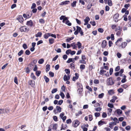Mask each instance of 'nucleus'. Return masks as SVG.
Listing matches in <instances>:
<instances>
[{
    "label": "nucleus",
    "instance_id": "f257e3e1",
    "mask_svg": "<svg viewBox=\"0 0 131 131\" xmlns=\"http://www.w3.org/2000/svg\"><path fill=\"white\" fill-rule=\"evenodd\" d=\"M76 30L75 31L74 33V34L75 35H77L78 34L79 32L80 33L81 36L83 35V32L81 28L78 26H76Z\"/></svg>",
    "mask_w": 131,
    "mask_h": 131
},
{
    "label": "nucleus",
    "instance_id": "f03ea898",
    "mask_svg": "<svg viewBox=\"0 0 131 131\" xmlns=\"http://www.w3.org/2000/svg\"><path fill=\"white\" fill-rule=\"evenodd\" d=\"M107 84L108 85H112L114 84L112 77H110L107 79Z\"/></svg>",
    "mask_w": 131,
    "mask_h": 131
},
{
    "label": "nucleus",
    "instance_id": "7ed1b4c3",
    "mask_svg": "<svg viewBox=\"0 0 131 131\" xmlns=\"http://www.w3.org/2000/svg\"><path fill=\"white\" fill-rule=\"evenodd\" d=\"M20 30L21 32H26L28 30L26 27L25 26H23L21 27L20 28Z\"/></svg>",
    "mask_w": 131,
    "mask_h": 131
},
{
    "label": "nucleus",
    "instance_id": "20e7f679",
    "mask_svg": "<svg viewBox=\"0 0 131 131\" xmlns=\"http://www.w3.org/2000/svg\"><path fill=\"white\" fill-rule=\"evenodd\" d=\"M60 20L63 19L62 22L63 23H65V21H67L68 20V18L67 17H66V16L62 15L60 18Z\"/></svg>",
    "mask_w": 131,
    "mask_h": 131
},
{
    "label": "nucleus",
    "instance_id": "39448f33",
    "mask_svg": "<svg viewBox=\"0 0 131 131\" xmlns=\"http://www.w3.org/2000/svg\"><path fill=\"white\" fill-rule=\"evenodd\" d=\"M29 84L32 87L35 88V82L34 81L30 80L28 81Z\"/></svg>",
    "mask_w": 131,
    "mask_h": 131
},
{
    "label": "nucleus",
    "instance_id": "423d86ee",
    "mask_svg": "<svg viewBox=\"0 0 131 131\" xmlns=\"http://www.w3.org/2000/svg\"><path fill=\"white\" fill-rule=\"evenodd\" d=\"M73 126L75 127H76L79 124L80 122L78 120H76L73 122Z\"/></svg>",
    "mask_w": 131,
    "mask_h": 131
},
{
    "label": "nucleus",
    "instance_id": "0eeeda50",
    "mask_svg": "<svg viewBox=\"0 0 131 131\" xmlns=\"http://www.w3.org/2000/svg\"><path fill=\"white\" fill-rule=\"evenodd\" d=\"M118 17L119 14H116L114 15L113 18L115 22H116L118 21Z\"/></svg>",
    "mask_w": 131,
    "mask_h": 131
},
{
    "label": "nucleus",
    "instance_id": "6e6552de",
    "mask_svg": "<svg viewBox=\"0 0 131 131\" xmlns=\"http://www.w3.org/2000/svg\"><path fill=\"white\" fill-rule=\"evenodd\" d=\"M8 110L7 109H0V114L4 113H8Z\"/></svg>",
    "mask_w": 131,
    "mask_h": 131
},
{
    "label": "nucleus",
    "instance_id": "1a4fd4ad",
    "mask_svg": "<svg viewBox=\"0 0 131 131\" xmlns=\"http://www.w3.org/2000/svg\"><path fill=\"white\" fill-rule=\"evenodd\" d=\"M17 19L21 23H22L24 20L22 16H19L17 18Z\"/></svg>",
    "mask_w": 131,
    "mask_h": 131
},
{
    "label": "nucleus",
    "instance_id": "9d476101",
    "mask_svg": "<svg viewBox=\"0 0 131 131\" xmlns=\"http://www.w3.org/2000/svg\"><path fill=\"white\" fill-rule=\"evenodd\" d=\"M26 24L28 25L31 27L33 25V22L32 21L30 20L27 21Z\"/></svg>",
    "mask_w": 131,
    "mask_h": 131
},
{
    "label": "nucleus",
    "instance_id": "9b49d317",
    "mask_svg": "<svg viewBox=\"0 0 131 131\" xmlns=\"http://www.w3.org/2000/svg\"><path fill=\"white\" fill-rule=\"evenodd\" d=\"M107 45V42L106 41L104 40H103L102 42V47L103 48H104Z\"/></svg>",
    "mask_w": 131,
    "mask_h": 131
},
{
    "label": "nucleus",
    "instance_id": "f8f14e48",
    "mask_svg": "<svg viewBox=\"0 0 131 131\" xmlns=\"http://www.w3.org/2000/svg\"><path fill=\"white\" fill-rule=\"evenodd\" d=\"M127 44L126 42H123L119 46V47H121L122 48H124L127 45Z\"/></svg>",
    "mask_w": 131,
    "mask_h": 131
},
{
    "label": "nucleus",
    "instance_id": "ddd939ff",
    "mask_svg": "<svg viewBox=\"0 0 131 131\" xmlns=\"http://www.w3.org/2000/svg\"><path fill=\"white\" fill-rule=\"evenodd\" d=\"M75 75V77H73L72 79V80L74 81H75V80L77 79L79 77L78 74V73H76Z\"/></svg>",
    "mask_w": 131,
    "mask_h": 131
},
{
    "label": "nucleus",
    "instance_id": "4468645a",
    "mask_svg": "<svg viewBox=\"0 0 131 131\" xmlns=\"http://www.w3.org/2000/svg\"><path fill=\"white\" fill-rule=\"evenodd\" d=\"M112 99L110 100V102L114 103L115 102L116 100L117 99V97L116 96H114L112 97Z\"/></svg>",
    "mask_w": 131,
    "mask_h": 131
},
{
    "label": "nucleus",
    "instance_id": "2eb2a0df",
    "mask_svg": "<svg viewBox=\"0 0 131 131\" xmlns=\"http://www.w3.org/2000/svg\"><path fill=\"white\" fill-rule=\"evenodd\" d=\"M70 2L69 1H65L61 3L60 5H63L68 4Z\"/></svg>",
    "mask_w": 131,
    "mask_h": 131
},
{
    "label": "nucleus",
    "instance_id": "dca6fc26",
    "mask_svg": "<svg viewBox=\"0 0 131 131\" xmlns=\"http://www.w3.org/2000/svg\"><path fill=\"white\" fill-rule=\"evenodd\" d=\"M50 35L49 33L45 34L43 35V37L45 39H47L50 36Z\"/></svg>",
    "mask_w": 131,
    "mask_h": 131
},
{
    "label": "nucleus",
    "instance_id": "f3484780",
    "mask_svg": "<svg viewBox=\"0 0 131 131\" xmlns=\"http://www.w3.org/2000/svg\"><path fill=\"white\" fill-rule=\"evenodd\" d=\"M77 86L79 90L81 89H82V86L81 84L79 83H77Z\"/></svg>",
    "mask_w": 131,
    "mask_h": 131
},
{
    "label": "nucleus",
    "instance_id": "a211bd4d",
    "mask_svg": "<svg viewBox=\"0 0 131 131\" xmlns=\"http://www.w3.org/2000/svg\"><path fill=\"white\" fill-rule=\"evenodd\" d=\"M54 39L52 38L49 39V43L50 44H52L54 42Z\"/></svg>",
    "mask_w": 131,
    "mask_h": 131
},
{
    "label": "nucleus",
    "instance_id": "6ab92c4d",
    "mask_svg": "<svg viewBox=\"0 0 131 131\" xmlns=\"http://www.w3.org/2000/svg\"><path fill=\"white\" fill-rule=\"evenodd\" d=\"M105 124V122L104 121H102V120H101L98 123V124L100 126H101Z\"/></svg>",
    "mask_w": 131,
    "mask_h": 131
},
{
    "label": "nucleus",
    "instance_id": "aec40b11",
    "mask_svg": "<svg viewBox=\"0 0 131 131\" xmlns=\"http://www.w3.org/2000/svg\"><path fill=\"white\" fill-rule=\"evenodd\" d=\"M42 33L41 32H39L37 33L36 34L35 36L36 37H40L42 35Z\"/></svg>",
    "mask_w": 131,
    "mask_h": 131
},
{
    "label": "nucleus",
    "instance_id": "412c9836",
    "mask_svg": "<svg viewBox=\"0 0 131 131\" xmlns=\"http://www.w3.org/2000/svg\"><path fill=\"white\" fill-rule=\"evenodd\" d=\"M43 78L46 83H47L49 82V78L47 77L46 76H43Z\"/></svg>",
    "mask_w": 131,
    "mask_h": 131
},
{
    "label": "nucleus",
    "instance_id": "4be33fe9",
    "mask_svg": "<svg viewBox=\"0 0 131 131\" xmlns=\"http://www.w3.org/2000/svg\"><path fill=\"white\" fill-rule=\"evenodd\" d=\"M46 70L47 72H48L50 70V66L49 64H47L46 65Z\"/></svg>",
    "mask_w": 131,
    "mask_h": 131
},
{
    "label": "nucleus",
    "instance_id": "5701e85b",
    "mask_svg": "<svg viewBox=\"0 0 131 131\" xmlns=\"http://www.w3.org/2000/svg\"><path fill=\"white\" fill-rule=\"evenodd\" d=\"M74 37H71L68 38L66 39V41L67 42H69L70 41L73 39H74Z\"/></svg>",
    "mask_w": 131,
    "mask_h": 131
},
{
    "label": "nucleus",
    "instance_id": "b1692460",
    "mask_svg": "<svg viewBox=\"0 0 131 131\" xmlns=\"http://www.w3.org/2000/svg\"><path fill=\"white\" fill-rule=\"evenodd\" d=\"M116 112L118 115L121 114L122 113V111L120 109H118L116 110Z\"/></svg>",
    "mask_w": 131,
    "mask_h": 131
},
{
    "label": "nucleus",
    "instance_id": "393cba45",
    "mask_svg": "<svg viewBox=\"0 0 131 131\" xmlns=\"http://www.w3.org/2000/svg\"><path fill=\"white\" fill-rule=\"evenodd\" d=\"M71 46L72 47H73V49H76L77 47L75 42H73L71 43Z\"/></svg>",
    "mask_w": 131,
    "mask_h": 131
},
{
    "label": "nucleus",
    "instance_id": "a878e982",
    "mask_svg": "<svg viewBox=\"0 0 131 131\" xmlns=\"http://www.w3.org/2000/svg\"><path fill=\"white\" fill-rule=\"evenodd\" d=\"M57 110L60 113L61 112V108L59 106H57L56 107Z\"/></svg>",
    "mask_w": 131,
    "mask_h": 131
},
{
    "label": "nucleus",
    "instance_id": "bb28decb",
    "mask_svg": "<svg viewBox=\"0 0 131 131\" xmlns=\"http://www.w3.org/2000/svg\"><path fill=\"white\" fill-rule=\"evenodd\" d=\"M30 76L34 80H35L36 79V77L34 75L33 73H31Z\"/></svg>",
    "mask_w": 131,
    "mask_h": 131
},
{
    "label": "nucleus",
    "instance_id": "cd10ccee",
    "mask_svg": "<svg viewBox=\"0 0 131 131\" xmlns=\"http://www.w3.org/2000/svg\"><path fill=\"white\" fill-rule=\"evenodd\" d=\"M68 78V77L66 74L64 75L63 77V79L64 81H66L69 80Z\"/></svg>",
    "mask_w": 131,
    "mask_h": 131
},
{
    "label": "nucleus",
    "instance_id": "c85d7f7f",
    "mask_svg": "<svg viewBox=\"0 0 131 131\" xmlns=\"http://www.w3.org/2000/svg\"><path fill=\"white\" fill-rule=\"evenodd\" d=\"M44 60L43 59H41L38 61V63L40 64H42L44 62Z\"/></svg>",
    "mask_w": 131,
    "mask_h": 131
},
{
    "label": "nucleus",
    "instance_id": "c756f323",
    "mask_svg": "<svg viewBox=\"0 0 131 131\" xmlns=\"http://www.w3.org/2000/svg\"><path fill=\"white\" fill-rule=\"evenodd\" d=\"M65 24L68 26H71L72 24L70 22V21L69 20L66 21Z\"/></svg>",
    "mask_w": 131,
    "mask_h": 131
},
{
    "label": "nucleus",
    "instance_id": "7c9ffc66",
    "mask_svg": "<svg viewBox=\"0 0 131 131\" xmlns=\"http://www.w3.org/2000/svg\"><path fill=\"white\" fill-rule=\"evenodd\" d=\"M77 2L76 1H73V2L71 4V6L72 7H74L76 5Z\"/></svg>",
    "mask_w": 131,
    "mask_h": 131
},
{
    "label": "nucleus",
    "instance_id": "2f4dec72",
    "mask_svg": "<svg viewBox=\"0 0 131 131\" xmlns=\"http://www.w3.org/2000/svg\"><path fill=\"white\" fill-rule=\"evenodd\" d=\"M77 45L78 46V48L79 49L81 47V44L80 42H77Z\"/></svg>",
    "mask_w": 131,
    "mask_h": 131
},
{
    "label": "nucleus",
    "instance_id": "473e14b6",
    "mask_svg": "<svg viewBox=\"0 0 131 131\" xmlns=\"http://www.w3.org/2000/svg\"><path fill=\"white\" fill-rule=\"evenodd\" d=\"M41 73V71H37L36 72V74L37 76H39L40 75Z\"/></svg>",
    "mask_w": 131,
    "mask_h": 131
},
{
    "label": "nucleus",
    "instance_id": "72a5a7b5",
    "mask_svg": "<svg viewBox=\"0 0 131 131\" xmlns=\"http://www.w3.org/2000/svg\"><path fill=\"white\" fill-rule=\"evenodd\" d=\"M90 20V19L87 16L86 17L85 19L84 20V22H86L88 23V22Z\"/></svg>",
    "mask_w": 131,
    "mask_h": 131
},
{
    "label": "nucleus",
    "instance_id": "f704fd0d",
    "mask_svg": "<svg viewBox=\"0 0 131 131\" xmlns=\"http://www.w3.org/2000/svg\"><path fill=\"white\" fill-rule=\"evenodd\" d=\"M57 124H54L53 125V130H56L57 129Z\"/></svg>",
    "mask_w": 131,
    "mask_h": 131
},
{
    "label": "nucleus",
    "instance_id": "c9c22d12",
    "mask_svg": "<svg viewBox=\"0 0 131 131\" xmlns=\"http://www.w3.org/2000/svg\"><path fill=\"white\" fill-rule=\"evenodd\" d=\"M23 50H20L18 53V55L19 56H20L23 53Z\"/></svg>",
    "mask_w": 131,
    "mask_h": 131
},
{
    "label": "nucleus",
    "instance_id": "e433bc0d",
    "mask_svg": "<svg viewBox=\"0 0 131 131\" xmlns=\"http://www.w3.org/2000/svg\"><path fill=\"white\" fill-rule=\"evenodd\" d=\"M108 115H111L112 111V109L111 108H109L108 109Z\"/></svg>",
    "mask_w": 131,
    "mask_h": 131
},
{
    "label": "nucleus",
    "instance_id": "4c0bfd02",
    "mask_svg": "<svg viewBox=\"0 0 131 131\" xmlns=\"http://www.w3.org/2000/svg\"><path fill=\"white\" fill-rule=\"evenodd\" d=\"M85 66L84 64H81L80 66V68L82 70H83L85 69Z\"/></svg>",
    "mask_w": 131,
    "mask_h": 131
},
{
    "label": "nucleus",
    "instance_id": "58836bf2",
    "mask_svg": "<svg viewBox=\"0 0 131 131\" xmlns=\"http://www.w3.org/2000/svg\"><path fill=\"white\" fill-rule=\"evenodd\" d=\"M108 106L110 108H113L114 107V105L112 104L109 103L108 104Z\"/></svg>",
    "mask_w": 131,
    "mask_h": 131
},
{
    "label": "nucleus",
    "instance_id": "ea45409f",
    "mask_svg": "<svg viewBox=\"0 0 131 131\" xmlns=\"http://www.w3.org/2000/svg\"><path fill=\"white\" fill-rule=\"evenodd\" d=\"M118 92L119 93H121L123 91V89L121 88H120L117 90Z\"/></svg>",
    "mask_w": 131,
    "mask_h": 131
},
{
    "label": "nucleus",
    "instance_id": "a19ab883",
    "mask_svg": "<svg viewBox=\"0 0 131 131\" xmlns=\"http://www.w3.org/2000/svg\"><path fill=\"white\" fill-rule=\"evenodd\" d=\"M106 71L105 70H102L100 71V74L101 75L103 74L104 72H106Z\"/></svg>",
    "mask_w": 131,
    "mask_h": 131
},
{
    "label": "nucleus",
    "instance_id": "79ce46f5",
    "mask_svg": "<svg viewBox=\"0 0 131 131\" xmlns=\"http://www.w3.org/2000/svg\"><path fill=\"white\" fill-rule=\"evenodd\" d=\"M108 4L109 6H111L112 5V1L111 0H108Z\"/></svg>",
    "mask_w": 131,
    "mask_h": 131
},
{
    "label": "nucleus",
    "instance_id": "37998d69",
    "mask_svg": "<svg viewBox=\"0 0 131 131\" xmlns=\"http://www.w3.org/2000/svg\"><path fill=\"white\" fill-rule=\"evenodd\" d=\"M122 31V30H120V31H117V32L116 33V35L118 36H120Z\"/></svg>",
    "mask_w": 131,
    "mask_h": 131
},
{
    "label": "nucleus",
    "instance_id": "c03bdc74",
    "mask_svg": "<svg viewBox=\"0 0 131 131\" xmlns=\"http://www.w3.org/2000/svg\"><path fill=\"white\" fill-rule=\"evenodd\" d=\"M49 74L50 76L51 77H53L54 76V73L51 71L49 72Z\"/></svg>",
    "mask_w": 131,
    "mask_h": 131
},
{
    "label": "nucleus",
    "instance_id": "a18cd8bd",
    "mask_svg": "<svg viewBox=\"0 0 131 131\" xmlns=\"http://www.w3.org/2000/svg\"><path fill=\"white\" fill-rule=\"evenodd\" d=\"M89 121H92L93 119L92 116L91 115H89Z\"/></svg>",
    "mask_w": 131,
    "mask_h": 131
},
{
    "label": "nucleus",
    "instance_id": "49530a36",
    "mask_svg": "<svg viewBox=\"0 0 131 131\" xmlns=\"http://www.w3.org/2000/svg\"><path fill=\"white\" fill-rule=\"evenodd\" d=\"M113 90H109L108 92V93L109 94L112 95L113 94Z\"/></svg>",
    "mask_w": 131,
    "mask_h": 131
},
{
    "label": "nucleus",
    "instance_id": "de8ad7c7",
    "mask_svg": "<svg viewBox=\"0 0 131 131\" xmlns=\"http://www.w3.org/2000/svg\"><path fill=\"white\" fill-rule=\"evenodd\" d=\"M94 115L96 117H99L100 115V114L99 113L96 112L94 113Z\"/></svg>",
    "mask_w": 131,
    "mask_h": 131
},
{
    "label": "nucleus",
    "instance_id": "09e8293b",
    "mask_svg": "<svg viewBox=\"0 0 131 131\" xmlns=\"http://www.w3.org/2000/svg\"><path fill=\"white\" fill-rule=\"evenodd\" d=\"M65 71L67 74H69L70 73V71L69 69H66Z\"/></svg>",
    "mask_w": 131,
    "mask_h": 131
},
{
    "label": "nucleus",
    "instance_id": "8fccbe9b",
    "mask_svg": "<svg viewBox=\"0 0 131 131\" xmlns=\"http://www.w3.org/2000/svg\"><path fill=\"white\" fill-rule=\"evenodd\" d=\"M14 82L16 84H18L17 78L16 77H15L14 78Z\"/></svg>",
    "mask_w": 131,
    "mask_h": 131
},
{
    "label": "nucleus",
    "instance_id": "3c124183",
    "mask_svg": "<svg viewBox=\"0 0 131 131\" xmlns=\"http://www.w3.org/2000/svg\"><path fill=\"white\" fill-rule=\"evenodd\" d=\"M113 121H114L115 122H116L117 123H119V121L118 120L117 118L116 117H115L113 119Z\"/></svg>",
    "mask_w": 131,
    "mask_h": 131
},
{
    "label": "nucleus",
    "instance_id": "603ef678",
    "mask_svg": "<svg viewBox=\"0 0 131 131\" xmlns=\"http://www.w3.org/2000/svg\"><path fill=\"white\" fill-rule=\"evenodd\" d=\"M104 94L103 93H101L99 95V97L100 98H102Z\"/></svg>",
    "mask_w": 131,
    "mask_h": 131
},
{
    "label": "nucleus",
    "instance_id": "864d4df0",
    "mask_svg": "<svg viewBox=\"0 0 131 131\" xmlns=\"http://www.w3.org/2000/svg\"><path fill=\"white\" fill-rule=\"evenodd\" d=\"M71 52V50L68 49L66 50V54L68 55Z\"/></svg>",
    "mask_w": 131,
    "mask_h": 131
},
{
    "label": "nucleus",
    "instance_id": "5fc2aeb1",
    "mask_svg": "<svg viewBox=\"0 0 131 131\" xmlns=\"http://www.w3.org/2000/svg\"><path fill=\"white\" fill-rule=\"evenodd\" d=\"M57 88H55L53 89L51 91L52 93L53 94L56 92L57 91Z\"/></svg>",
    "mask_w": 131,
    "mask_h": 131
},
{
    "label": "nucleus",
    "instance_id": "6e6d98bb",
    "mask_svg": "<svg viewBox=\"0 0 131 131\" xmlns=\"http://www.w3.org/2000/svg\"><path fill=\"white\" fill-rule=\"evenodd\" d=\"M107 116L106 113L105 112L103 113L102 115V117L103 118H104L106 117Z\"/></svg>",
    "mask_w": 131,
    "mask_h": 131
},
{
    "label": "nucleus",
    "instance_id": "4d7b16f0",
    "mask_svg": "<svg viewBox=\"0 0 131 131\" xmlns=\"http://www.w3.org/2000/svg\"><path fill=\"white\" fill-rule=\"evenodd\" d=\"M79 61L81 63L83 64H85L86 63V62L84 61V59H82V60H80Z\"/></svg>",
    "mask_w": 131,
    "mask_h": 131
},
{
    "label": "nucleus",
    "instance_id": "13d9d810",
    "mask_svg": "<svg viewBox=\"0 0 131 131\" xmlns=\"http://www.w3.org/2000/svg\"><path fill=\"white\" fill-rule=\"evenodd\" d=\"M101 108L100 107L95 108V110L96 111H100L101 110Z\"/></svg>",
    "mask_w": 131,
    "mask_h": 131
},
{
    "label": "nucleus",
    "instance_id": "bf43d9fd",
    "mask_svg": "<svg viewBox=\"0 0 131 131\" xmlns=\"http://www.w3.org/2000/svg\"><path fill=\"white\" fill-rule=\"evenodd\" d=\"M72 59H73L72 58L69 59L67 61V63H69L72 61Z\"/></svg>",
    "mask_w": 131,
    "mask_h": 131
},
{
    "label": "nucleus",
    "instance_id": "052dcab7",
    "mask_svg": "<svg viewBox=\"0 0 131 131\" xmlns=\"http://www.w3.org/2000/svg\"><path fill=\"white\" fill-rule=\"evenodd\" d=\"M86 88L88 89L91 92L92 91V88L88 86H86Z\"/></svg>",
    "mask_w": 131,
    "mask_h": 131
},
{
    "label": "nucleus",
    "instance_id": "680f3d73",
    "mask_svg": "<svg viewBox=\"0 0 131 131\" xmlns=\"http://www.w3.org/2000/svg\"><path fill=\"white\" fill-rule=\"evenodd\" d=\"M60 95L62 97V99H63L65 95L64 93L62 92H61Z\"/></svg>",
    "mask_w": 131,
    "mask_h": 131
},
{
    "label": "nucleus",
    "instance_id": "e2e57ef3",
    "mask_svg": "<svg viewBox=\"0 0 131 131\" xmlns=\"http://www.w3.org/2000/svg\"><path fill=\"white\" fill-rule=\"evenodd\" d=\"M25 53V54L27 55H29L30 54V52L29 50H28L26 51Z\"/></svg>",
    "mask_w": 131,
    "mask_h": 131
},
{
    "label": "nucleus",
    "instance_id": "0e129e2a",
    "mask_svg": "<svg viewBox=\"0 0 131 131\" xmlns=\"http://www.w3.org/2000/svg\"><path fill=\"white\" fill-rule=\"evenodd\" d=\"M39 22L42 24H44L45 23L44 20L42 19H41L39 20Z\"/></svg>",
    "mask_w": 131,
    "mask_h": 131
},
{
    "label": "nucleus",
    "instance_id": "69168bd1",
    "mask_svg": "<svg viewBox=\"0 0 131 131\" xmlns=\"http://www.w3.org/2000/svg\"><path fill=\"white\" fill-rule=\"evenodd\" d=\"M23 47L25 49H26L27 48L26 44L25 43H24L23 45Z\"/></svg>",
    "mask_w": 131,
    "mask_h": 131
},
{
    "label": "nucleus",
    "instance_id": "338daca9",
    "mask_svg": "<svg viewBox=\"0 0 131 131\" xmlns=\"http://www.w3.org/2000/svg\"><path fill=\"white\" fill-rule=\"evenodd\" d=\"M70 67L72 69H73L75 68L74 64L73 63L70 64Z\"/></svg>",
    "mask_w": 131,
    "mask_h": 131
},
{
    "label": "nucleus",
    "instance_id": "774afa93",
    "mask_svg": "<svg viewBox=\"0 0 131 131\" xmlns=\"http://www.w3.org/2000/svg\"><path fill=\"white\" fill-rule=\"evenodd\" d=\"M120 30H122L120 26H118L115 30L116 31H120Z\"/></svg>",
    "mask_w": 131,
    "mask_h": 131
}]
</instances>
